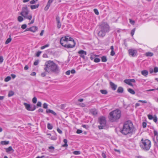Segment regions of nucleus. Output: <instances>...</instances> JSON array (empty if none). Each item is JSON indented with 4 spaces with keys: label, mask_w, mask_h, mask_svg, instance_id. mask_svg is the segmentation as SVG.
I'll list each match as a JSON object with an SVG mask.
<instances>
[{
    "label": "nucleus",
    "mask_w": 158,
    "mask_h": 158,
    "mask_svg": "<svg viewBox=\"0 0 158 158\" xmlns=\"http://www.w3.org/2000/svg\"><path fill=\"white\" fill-rule=\"evenodd\" d=\"M42 103L41 102H38L37 104V106L38 107H41V106Z\"/></svg>",
    "instance_id": "nucleus-44"
},
{
    "label": "nucleus",
    "mask_w": 158,
    "mask_h": 158,
    "mask_svg": "<svg viewBox=\"0 0 158 158\" xmlns=\"http://www.w3.org/2000/svg\"><path fill=\"white\" fill-rule=\"evenodd\" d=\"M54 0H48L47 5L44 8L45 10H47L49 8L51 4L53 2Z\"/></svg>",
    "instance_id": "nucleus-11"
},
{
    "label": "nucleus",
    "mask_w": 158,
    "mask_h": 158,
    "mask_svg": "<svg viewBox=\"0 0 158 158\" xmlns=\"http://www.w3.org/2000/svg\"><path fill=\"white\" fill-rule=\"evenodd\" d=\"M128 52L129 55L132 56H135L137 53L136 50L133 49L129 50Z\"/></svg>",
    "instance_id": "nucleus-10"
},
{
    "label": "nucleus",
    "mask_w": 158,
    "mask_h": 158,
    "mask_svg": "<svg viewBox=\"0 0 158 158\" xmlns=\"http://www.w3.org/2000/svg\"><path fill=\"white\" fill-rule=\"evenodd\" d=\"M27 27V25L25 24H23L21 26V28L23 29H25Z\"/></svg>",
    "instance_id": "nucleus-45"
},
{
    "label": "nucleus",
    "mask_w": 158,
    "mask_h": 158,
    "mask_svg": "<svg viewBox=\"0 0 158 158\" xmlns=\"http://www.w3.org/2000/svg\"><path fill=\"white\" fill-rule=\"evenodd\" d=\"M123 92V88L121 87H119L118 88L117 92L118 93H122Z\"/></svg>",
    "instance_id": "nucleus-20"
},
{
    "label": "nucleus",
    "mask_w": 158,
    "mask_h": 158,
    "mask_svg": "<svg viewBox=\"0 0 158 158\" xmlns=\"http://www.w3.org/2000/svg\"><path fill=\"white\" fill-rule=\"evenodd\" d=\"M48 104L45 103H44L43 105V108L45 109H47L48 108Z\"/></svg>",
    "instance_id": "nucleus-39"
},
{
    "label": "nucleus",
    "mask_w": 158,
    "mask_h": 158,
    "mask_svg": "<svg viewBox=\"0 0 158 158\" xmlns=\"http://www.w3.org/2000/svg\"><path fill=\"white\" fill-rule=\"evenodd\" d=\"M46 72H44L41 73V76L43 77H44L46 76Z\"/></svg>",
    "instance_id": "nucleus-55"
},
{
    "label": "nucleus",
    "mask_w": 158,
    "mask_h": 158,
    "mask_svg": "<svg viewBox=\"0 0 158 158\" xmlns=\"http://www.w3.org/2000/svg\"><path fill=\"white\" fill-rule=\"evenodd\" d=\"M61 27V24L60 22H57V27L59 29Z\"/></svg>",
    "instance_id": "nucleus-38"
},
{
    "label": "nucleus",
    "mask_w": 158,
    "mask_h": 158,
    "mask_svg": "<svg viewBox=\"0 0 158 158\" xmlns=\"http://www.w3.org/2000/svg\"><path fill=\"white\" fill-rule=\"evenodd\" d=\"M82 132V130H80V129H78L77 130L76 132L77 134H80V133H81Z\"/></svg>",
    "instance_id": "nucleus-53"
},
{
    "label": "nucleus",
    "mask_w": 158,
    "mask_h": 158,
    "mask_svg": "<svg viewBox=\"0 0 158 158\" xmlns=\"http://www.w3.org/2000/svg\"><path fill=\"white\" fill-rule=\"evenodd\" d=\"M14 94V92L12 91H10L9 92L8 96L9 97H10L12 96Z\"/></svg>",
    "instance_id": "nucleus-27"
},
{
    "label": "nucleus",
    "mask_w": 158,
    "mask_h": 158,
    "mask_svg": "<svg viewBox=\"0 0 158 158\" xmlns=\"http://www.w3.org/2000/svg\"><path fill=\"white\" fill-rule=\"evenodd\" d=\"M141 74L145 76H146L148 74V72L146 70H144L141 71Z\"/></svg>",
    "instance_id": "nucleus-21"
},
{
    "label": "nucleus",
    "mask_w": 158,
    "mask_h": 158,
    "mask_svg": "<svg viewBox=\"0 0 158 158\" xmlns=\"http://www.w3.org/2000/svg\"><path fill=\"white\" fill-rule=\"evenodd\" d=\"M98 122L100 124V125H98V127L99 129H102L104 128L105 127L106 124V118L103 116H101L98 118Z\"/></svg>",
    "instance_id": "nucleus-7"
},
{
    "label": "nucleus",
    "mask_w": 158,
    "mask_h": 158,
    "mask_svg": "<svg viewBox=\"0 0 158 158\" xmlns=\"http://www.w3.org/2000/svg\"><path fill=\"white\" fill-rule=\"evenodd\" d=\"M42 52L41 51H38V52H37V53H36V56L37 57H39L40 54H41V53Z\"/></svg>",
    "instance_id": "nucleus-47"
},
{
    "label": "nucleus",
    "mask_w": 158,
    "mask_h": 158,
    "mask_svg": "<svg viewBox=\"0 0 158 158\" xmlns=\"http://www.w3.org/2000/svg\"><path fill=\"white\" fill-rule=\"evenodd\" d=\"M135 28H134L133 30H131V34L132 36H133V35H134L135 31Z\"/></svg>",
    "instance_id": "nucleus-37"
},
{
    "label": "nucleus",
    "mask_w": 158,
    "mask_h": 158,
    "mask_svg": "<svg viewBox=\"0 0 158 158\" xmlns=\"http://www.w3.org/2000/svg\"><path fill=\"white\" fill-rule=\"evenodd\" d=\"M101 30L98 33V36L102 37L105 35L106 33L109 31V27L106 22H102L100 25Z\"/></svg>",
    "instance_id": "nucleus-4"
},
{
    "label": "nucleus",
    "mask_w": 158,
    "mask_h": 158,
    "mask_svg": "<svg viewBox=\"0 0 158 158\" xmlns=\"http://www.w3.org/2000/svg\"><path fill=\"white\" fill-rule=\"evenodd\" d=\"M115 54V53L114 51V50L111 51V52H110V55L112 56H114Z\"/></svg>",
    "instance_id": "nucleus-52"
},
{
    "label": "nucleus",
    "mask_w": 158,
    "mask_h": 158,
    "mask_svg": "<svg viewBox=\"0 0 158 158\" xmlns=\"http://www.w3.org/2000/svg\"><path fill=\"white\" fill-rule=\"evenodd\" d=\"M110 85L111 89L114 90H115L116 89L117 85H115L114 83L112 82H110Z\"/></svg>",
    "instance_id": "nucleus-13"
},
{
    "label": "nucleus",
    "mask_w": 158,
    "mask_h": 158,
    "mask_svg": "<svg viewBox=\"0 0 158 158\" xmlns=\"http://www.w3.org/2000/svg\"><path fill=\"white\" fill-rule=\"evenodd\" d=\"M50 139L52 140H55L56 139V138L55 136H52Z\"/></svg>",
    "instance_id": "nucleus-63"
},
{
    "label": "nucleus",
    "mask_w": 158,
    "mask_h": 158,
    "mask_svg": "<svg viewBox=\"0 0 158 158\" xmlns=\"http://www.w3.org/2000/svg\"><path fill=\"white\" fill-rule=\"evenodd\" d=\"M127 90L131 94H135V92L134 90L131 88L128 89Z\"/></svg>",
    "instance_id": "nucleus-22"
},
{
    "label": "nucleus",
    "mask_w": 158,
    "mask_h": 158,
    "mask_svg": "<svg viewBox=\"0 0 158 158\" xmlns=\"http://www.w3.org/2000/svg\"><path fill=\"white\" fill-rule=\"evenodd\" d=\"M56 20L57 21V23L60 22V18L59 16L56 17Z\"/></svg>",
    "instance_id": "nucleus-50"
},
{
    "label": "nucleus",
    "mask_w": 158,
    "mask_h": 158,
    "mask_svg": "<svg viewBox=\"0 0 158 158\" xmlns=\"http://www.w3.org/2000/svg\"><path fill=\"white\" fill-rule=\"evenodd\" d=\"M147 56H152L153 55V53L151 52H148L146 53Z\"/></svg>",
    "instance_id": "nucleus-28"
},
{
    "label": "nucleus",
    "mask_w": 158,
    "mask_h": 158,
    "mask_svg": "<svg viewBox=\"0 0 158 158\" xmlns=\"http://www.w3.org/2000/svg\"><path fill=\"white\" fill-rule=\"evenodd\" d=\"M39 63V60H36L34 62V64L35 65H37Z\"/></svg>",
    "instance_id": "nucleus-42"
},
{
    "label": "nucleus",
    "mask_w": 158,
    "mask_h": 158,
    "mask_svg": "<svg viewBox=\"0 0 158 158\" xmlns=\"http://www.w3.org/2000/svg\"><path fill=\"white\" fill-rule=\"evenodd\" d=\"M70 72L71 73L74 74L75 73L76 71L74 69H73L71 71H70Z\"/></svg>",
    "instance_id": "nucleus-58"
},
{
    "label": "nucleus",
    "mask_w": 158,
    "mask_h": 158,
    "mask_svg": "<svg viewBox=\"0 0 158 158\" xmlns=\"http://www.w3.org/2000/svg\"><path fill=\"white\" fill-rule=\"evenodd\" d=\"M18 20L19 22H21L23 21V18L21 16H19L18 17Z\"/></svg>",
    "instance_id": "nucleus-26"
},
{
    "label": "nucleus",
    "mask_w": 158,
    "mask_h": 158,
    "mask_svg": "<svg viewBox=\"0 0 158 158\" xmlns=\"http://www.w3.org/2000/svg\"><path fill=\"white\" fill-rule=\"evenodd\" d=\"M154 134L155 136H156V137L157 136H158V133L157 131H154Z\"/></svg>",
    "instance_id": "nucleus-57"
},
{
    "label": "nucleus",
    "mask_w": 158,
    "mask_h": 158,
    "mask_svg": "<svg viewBox=\"0 0 158 158\" xmlns=\"http://www.w3.org/2000/svg\"><path fill=\"white\" fill-rule=\"evenodd\" d=\"M80 105L82 107H84L85 106V104H84V103L80 104Z\"/></svg>",
    "instance_id": "nucleus-59"
},
{
    "label": "nucleus",
    "mask_w": 158,
    "mask_h": 158,
    "mask_svg": "<svg viewBox=\"0 0 158 158\" xmlns=\"http://www.w3.org/2000/svg\"><path fill=\"white\" fill-rule=\"evenodd\" d=\"M12 40V39L11 38H8V39H7L6 40V42H5V44H8V43H10L11 40Z\"/></svg>",
    "instance_id": "nucleus-30"
},
{
    "label": "nucleus",
    "mask_w": 158,
    "mask_h": 158,
    "mask_svg": "<svg viewBox=\"0 0 158 158\" xmlns=\"http://www.w3.org/2000/svg\"><path fill=\"white\" fill-rule=\"evenodd\" d=\"M29 11L27 5L25 6L22 8V10L20 15L25 18L31 20L32 19L31 15H28Z\"/></svg>",
    "instance_id": "nucleus-6"
},
{
    "label": "nucleus",
    "mask_w": 158,
    "mask_h": 158,
    "mask_svg": "<svg viewBox=\"0 0 158 158\" xmlns=\"http://www.w3.org/2000/svg\"><path fill=\"white\" fill-rule=\"evenodd\" d=\"M50 113H51L52 114L55 116H56L57 115V114H56V113L52 110H51Z\"/></svg>",
    "instance_id": "nucleus-46"
},
{
    "label": "nucleus",
    "mask_w": 158,
    "mask_h": 158,
    "mask_svg": "<svg viewBox=\"0 0 158 158\" xmlns=\"http://www.w3.org/2000/svg\"><path fill=\"white\" fill-rule=\"evenodd\" d=\"M90 113L94 115H96L97 114L98 111L96 109H93L90 110Z\"/></svg>",
    "instance_id": "nucleus-16"
},
{
    "label": "nucleus",
    "mask_w": 158,
    "mask_h": 158,
    "mask_svg": "<svg viewBox=\"0 0 158 158\" xmlns=\"http://www.w3.org/2000/svg\"><path fill=\"white\" fill-rule=\"evenodd\" d=\"M1 143L3 144L6 145V144H9V141H2Z\"/></svg>",
    "instance_id": "nucleus-35"
},
{
    "label": "nucleus",
    "mask_w": 158,
    "mask_h": 158,
    "mask_svg": "<svg viewBox=\"0 0 158 158\" xmlns=\"http://www.w3.org/2000/svg\"><path fill=\"white\" fill-rule=\"evenodd\" d=\"M139 146L143 150L148 151L149 150L151 147V142L148 139H142L139 143Z\"/></svg>",
    "instance_id": "nucleus-5"
},
{
    "label": "nucleus",
    "mask_w": 158,
    "mask_h": 158,
    "mask_svg": "<svg viewBox=\"0 0 158 158\" xmlns=\"http://www.w3.org/2000/svg\"><path fill=\"white\" fill-rule=\"evenodd\" d=\"M60 43L64 47H66V44H65V43H66V37H62L60 40Z\"/></svg>",
    "instance_id": "nucleus-9"
},
{
    "label": "nucleus",
    "mask_w": 158,
    "mask_h": 158,
    "mask_svg": "<svg viewBox=\"0 0 158 158\" xmlns=\"http://www.w3.org/2000/svg\"><path fill=\"white\" fill-rule=\"evenodd\" d=\"M121 115L120 111L117 109L112 111L110 113L109 118V120L111 122L116 121L120 118Z\"/></svg>",
    "instance_id": "nucleus-3"
},
{
    "label": "nucleus",
    "mask_w": 158,
    "mask_h": 158,
    "mask_svg": "<svg viewBox=\"0 0 158 158\" xmlns=\"http://www.w3.org/2000/svg\"><path fill=\"white\" fill-rule=\"evenodd\" d=\"M147 125V123L145 122H143L142 123V126L143 128H145Z\"/></svg>",
    "instance_id": "nucleus-48"
},
{
    "label": "nucleus",
    "mask_w": 158,
    "mask_h": 158,
    "mask_svg": "<svg viewBox=\"0 0 158 158\" xmlns=\"http://www.w3.org/2000/svg\"><path fill=\"white\" fill-rule=\"evenodd\" d=\"M47 127H48V128L49 129H50V130L52 129L53 127L52 125L50 123H48V124Z\"/></svg>",
    "instance_id": "nucleus-31"
},
{
    "label": "nucleus",
    "mask_w": 158,
    "mask_h": 158,
    "mask_svg": "<svg viewBox=\"0 0 158 158\" xmlns=\"http://www.w3.org/2000/svg\"><path fill=\"white\" fill-rule=\"evenodd\" d=\"M30 3L31 4H34L35 3V0H32L30 1Z\"/></svg>",
    "instance_id": "nucleus-56"
},
{
    "label": "nucleus",
    "mask_w": 158,
    "mask_h": 158,
    "mask_svg": "<svg viewBox=\"0 0 158 158\" xmlns=\"http://www.w3.org/2000/svg\"><path fill=\"white\" fill-rule=\"evenodd\" d=\"M154 72L157 73L158 72V68L157 67H155L154 69Z\"/></svg>",
    "instance_id": "nucleus-49"
},
{
    "label": "nucleus",
    "mask_w": 158,
    "mask_h": 158,
    "mask_svg": "<svg viewBox=\"0 0 158 158\" xmlns=\"http://www.w3.org/2000/svg\"><path fill=\"white\" fill-rule=\"evenodd\" d=\"M80 54V56L83 58H84L86 54V52L83 50H81L78 52Z\"/></svg>",
    "instance_id": "nucleus-12"
},
{
    "label": "nucleus",
    "mask_w": 158,
    "mask_h": 158,
    "mask_svg": "<svg viewBox=\"0 0 158 158\" xmlns=\"http://www.w3.org/2000/svg\"><path fill=\"white\" fill-rule=\"evenodd\" d=\"M6 152L8 153H10V152L11 151H12V153L14 151V150L12 149L11 146H10L8 148H6Z\"/></svg>",
    "instance_id": "nucleus-15"
},
{
    "label": "nucleus",
    "mask_w": 158,
    "mask_h": 158,
    "mask_svg": "<svg viewBox=\"0 0 158 158\" xmlns=\"http://www.w3.org/2000/svg\"><path fill=\"white\" fill-rule=\"evenodd\" d=\"M49 44H46V45H44V46H42L40 48L41 50H43V49H44L45 48H47V47H49Z\"/></svg>",
    "instance_id": "nucleus-32"
},
{
    "label": "nucleus",
    "mask_w": 158,
    "mask_h": 158,
    "mask_svg": "<svg viewBox=\"0 0 158 158\" xmlns=\"http://www.w3.org/2000/svg\"><path fill=\"white\" fill-rule=\"evenodd\" d=\"M11 79V78L10 76H8L5 79V82H8L10 81Z\"/></svg>",
    "instance_id": "nucleus-29"
},
{
    "label": "nucleus",
    "mask_w": 158,
    "mask_h": 158,
    "mask_svg": "<svg viewBox=\"0 0 158 158\" xmlns=\"http://www.w3.org/2000/svg\"><path fill=\"white\" fill-rule=\"evenodd\" d=\"M129 20L130 23L132 25H134V24L135 22L134 20H132L131 19H129Z\"/></svg>",
    "instance_id": "nucleus-41"
},
{
    "label": "nucleus",
    "mask_w": 158,
    "mask_h": 158,
    "mask_svg": "<svg viewBox=\"0 0 158 158\" xmlns=\"http://www.w3.org/2000/svg\"><path fill=\"white\" fill-rule=\"evenodd\" d=\"M73 153L74 155H79L80 154V152L79 151H74L73 152Z\"/></svg>",
    "instance_id": "nucleus-34"
},
{
    "label": "nucleus",
    "mask_w": 158,
    "mask_h": 158,
    "mask_svg": "<svg viewBox=\"0 0 158 158\" xmlns=\"http://www.w3.org/2000/svg\"><path fill=\"white\" fill-rule=\"evenodd\" d=\"M70 70H68L66 71L65 73L67 75H69L70 74Z\"/></svg>",
    "instance_id": "nucleus-60"
},
{
    "label": "nucleus",
    "mask_w": 158,
    "mask_h": 158,
    "mask_svg": "<svg viewBox=\"0 0 158 158\" xmlns=\"http://www.w3.org/2000/svg\"><path fill=\"white\" fill-rule=\"evenodd\" d=\"M3 59L2 56H0V63H2L3 62Z\"/></svg>",
    "instance_id": "nucleus-54"
},
{
    "label": "nucleus",
    "mask_w": 158,
    "mask_h": 158,
    "mask_svg": "<svg viewBox=\"0 0 158 158\" xmlns=\"http://www.w3.org/2000/svg\"><path fill=\"white\" fill-rule=\"evenodd\" d=\"M63 142L64 143V144L62 145L63 147H67L68 146L67 144V140L66 139H64L63 140Z\"/></svg>",
    "instance_id": "nucleus-23"
},
{
    "label": "nucleus",
    "mask_w": 158,
    "mask_h": 158,
    "mask_svg": "<svg viewBox=\"0 0 158 158\" xmlns=\"http://www.w3.org/2000/svg\"><path fill=\"white\" fill-rule=\"evenodd\" d=\"M100 59L98 58H96L94 59V61L95 62H100Z\"/></svg>",
    "instance_id": "nucleus-36"
},
{
    "label": "nucleus",
    "mask_w": 158,
    "mask_h": 158,
    "mask_svg": "<svg viewBox=\"0 0 158 158\" xmlns=\"http://www.w3.org/2000/svg\"><path fill=\"white\" fill-rule=\"evenodd\" d=\"M31 31L34 32L37 30V27L36 26H33L30 27Z\"/></svg>",
    "instance_id": "nucleus-18"
},
{
    "label": "nucleus",
    "mask_w": 158,
    "mask_h": 158,
    "mask_svg": "<svg viewBox=\"0 0 158 158\" xmlns=\"http://www.w3.org/2000/svg\"><path fill=\"white\" fill-rule=\"evenodd\" d=\"M33 102L34 103H35L37 102V98L36 97H34L32 100Z\"/></svg>",
    "instance_id": "nucleus-33"
},
{
    "label": "nucleus",
    "mask_w": 158,
    "mask_h": 158,
    "mask_svg": "<svg viewBox=\"0 0 158 158\" xmlns=\"http://www.w3.org/2000/svg\"><path fill=\"white\" fill-rule=\"evenodd\" d=\"M133 124L130 121L125 122L123 126V129L121 131L122 134L126 135L131 133L133 131Z\"/></svg>",
    "instance_id": "nucleus-2"
},
{
    "label": "nucleus",
    "mask_w": 158,
    "mask_h": 158,
    "mask_svg": "<svg viewBox=\"0 0 158 158\" xmlns=\"http://www.w3.org/2000/svg\"><path fill=\"white\" fill-rule=\"evenodd\" d=\"M51 110H50V109H47L46 110V112L47 113H50V112L51 111Z\"/></svg>",
    "instance_id": "nucleus-64"
},
{
    "label": "nucleus",
    "mask_w": 158,
    "mask_h": 158,
    "mask_svg": "<svg viewBox=\"0 0 158 158\" xmlns=\"http://www.w3.org/2000/svg\"><path fill=\"white\" fill-rule=\"evenodd\" d=\"M138 102H143V103H147V101H146L145 100L143 101V100H139L138 101Z\"/></svg>",
    "instance_id": "nucleus-51"
},
{
    "label": "nucleus",
    "mask_w": 158,
    "mask_h": 158,
    "mask_svg": "<svg viewBox=\"0 0 158 158\" xmlns=\"http://www.w3.org/2000/svg\"><path fill=\"white\" fill-rule=\"evenodd\" d=\"M39 6V4H36L35 5H31L30 6L32 10L36 9L38 8Z\"/></svg>",
    "instance_id": "nucleus-19"
},
{
    "label": "nucleus",
    "mask_w": 158,
    "mask_h": 158,
    "mask_svg": "<svg viewBox=\"0 0 158 158\" xmlns=\"http://www.w3.org/2000/svg\"><path fill=\"white\" fill-rule=\"evenodd\" d=\"M101 60L102 62H106L107 61V59L106 56H103L101 58Z\"/></svg>",
    "instance_id": "nucleus-25"
},
{
    "label": "nucleus",
    "mask_w": 158,
    "mask_h": 158,
    "mask_svg": "<svg viewBox=\"0 0 158 158\" xmlns=\"http://www.w3.org/2000/svg\"><path fill=\"white\" fill-rule=\"evenodd\" d=\"M100 92L104 94H107V91L106 90L101 89L100 90Z\"/></svg>",
    "instance_id": "nucleus-24"
},
{
    "label": "nucleus",
    "mask_w": 158,
    "mask_h": 158,
    "mask_svg": "<svg viewBox=\"0 0 158 158\" xmlns=\"http://www.w3.org/2000/svg\"><path fill=\"white\" fill-rule=\"evenodd\" d=\"M48 148L49 149L52 150H54V148L53 146H51L49 147Z\"/></svg>",
    "instance_id": "nucleus-61"
},
{
    "label": "nucleus",
    "mask_w": 158,
    "mask_h": 158,
    "mask_svg": "<svg viewBox=\"0 0 158 158\" xmlns=\"http://www.w3.org/2000/svg\"><path fill=\"white\" fill-rule=\"evenodd\" d=\"M23 105L25 106L26 108L29 111H33L36 109V107L35 106L33 107V108H32L30 104H27L26 103H24Z\"/></svg>",
    "instance_id": "nucleus-8"
},
{
    "label": "nucleus",
    "mask_w": 158,
    "mask_h": 158,
    "mask_svg": "<svg viewBox=\"0 0 158 158\" xmlns=\"http://www.w3.org/2000/svg\"><path fill=\"white\" fill-rule=\"evenodd\" d=\"M124 82L130 86H133V84L131 83L129 79H126L124 80Z\"/></svg>",
    "instance_id": "nucleus-17"
},
{
    "label": "nucleus",
    "mask_w": 158,
    "mask_h": 158,
    "mask_svg": "<svg viewBox=\"0 0 158 158\" xmlns=\"http://www.w3.org/2000/svg\"><path fill=\"white\" fill-rule=\"evenodd\" d=\"M44 70L46 72L49 73L51 71L56 73L59 72L60 70L58 65L52 61L49 60L46 62Z\"/></svg>",
    "instance_id": "nucleus-1"
},
{
    "label": "nucleus",
    "mask_w": 158,
    "mask_h": 158,
    "mask_svg": "<svg viewBox=\"0 0 158 158\" xmlns=\"http://www.w3.org/2000/svg\"><path fill=\"white\" fill-rule=\"evenodd\" d=\"M148 118L150 120L152 119L153 118V116L152 115L150 114H148Z\"/></svg>",
    "instance_id": "nucleus-40"
},
{
    "label": "nucleus",
    "mask_w": 158,
    "mask_h": 158,
    "mask_svg": "<svg viewBox=\"0 0 158 158\" xmlns=\"http://www.w3.org/2000/svg\"><path fill=\"white\" fill-rule=\"evenodd\" d=\"M75 45V43L74 41H73L72 42V44H66V47L68 48H73L74 47Z\"/></svg>",
    "instance_id": "nucleus-14"
},
{
    "label": "nucleus",
    "mask_w": 158,
    "mask_h": 158,
    "mask_svg": "<svg viewBox=\"0 0 158 158\" xmlns=\"http://www.w3.org/2000/svg\"><path fill=\"white\" fill-rule=\"evenodd\" d=\"M57 130L60 134H61L62 133V131L60 129L57 128Z\"/></svg>",
    "instance_id": "nucleus-62"
},
{
    "label": "nucleus",
    "mask_w": 158,
    "mask_h": 158,
    "mask_svg": "<svg viewBox=\"0 0 158 158\" xmlns=\"http://www.w3.org/2000/svg\"><path fill=\"white\" fill-rule=\"evenodd\" d=\"M94 11L95 14L97 15H98L99 14V12H98V10L97 9H94Z\"/></svg>",
    "instance_id": "nucleus-43"
}]
</instances>
